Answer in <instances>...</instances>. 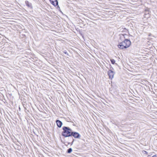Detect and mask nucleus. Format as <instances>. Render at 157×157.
Instances as JSON below:
<instances>
[{
    "instance_id": "nucleus-1",
    "label": "nucleus",
    "mask_w": 157,
    "mask_h": 157,
    "mask_svg": "<svg viewBox=\"0 0 157 157\" xmlns=\"http://www.w3.org/2000/svg\"><path fill=\"white\" fill-rule=\"evenodd\" d=\"M131 41L128 39H124V41L120 42L118 45V47L120 49H125L129 47L131 45Z\"/></svg>"
},
{
    "instance_id": "nucleus-2",
    "label": "nucleus",
    "mask_w": 157,
    "mask_h": 157,
    "mask_svg": "<svg viewBox=\"0 0 157 157\" xmlns=\"http://www.w3.org/2000/svg\"><path fill=\"white\" fill-rule=\"evenodd\" d=\"M62 129L63 130L62 132V136L65 137L71 136L73 131L71 128L69 127L63 126Z\"/></svg>"
},
{
    "instance_id": "nucleus-3",
    "label": "nucleus",
    "mask_w": 157,
    "mask_h": 157,
    "mask_svg": "<svg viewBox=\"0 0 157 157\" xmlns=\"http://www.w3.org/2000/svg\"><path fill=\"white\" fill-rule=\"evenodd\" d=\"M114 74V72L111 70H109L108 71V74L109 76V78L111 79L113 78Z\"/></svg>"
},
{
    "instance_id": "nucleus-4",
    "label": "nucleus",
    "mask_w": 157,
    "mask_h": 157,
    "mask_svg": "<svg viewBox=\"0 0 157 157\" xmlns=\"http://www.w3.org/2000/svg\"><path fill=\"white\" fill-rule=\"evenodd\" d=\"M73 136L76 138H79L80 137V135L79 133L76 132H73L71 134V136Z\"/></svg>"
},
{
    "instance_id": "nucleus-5",
    "label": "nucleus",
    "mask_w": 157,
    "mask_h": 157,
    "mask_svg": "<svg viewBox=\"0 0 157 157\" xmlns=\"http://www.w3.org/2000/svg\"><path fill=\"white\" fill-rule=\"evenodd\" d=\"M120 39L118 40L119 43L120 42H121L122 41H124V39H125L124 35L121 34L120 35Z\"/></svg>"
},
{
    "instance_id": "nucleus-6",
    "label": "nucleus",
    "mask_w": 157,
    "mask_h": 157,
    "mask_svg": "<svg viewBox=\"0 0 157 157\" xmlns=\"http://www.w3.org/2000/svg\"><path fill=\"white\" fill-rule=\"evenodd\" d=\"M56 122L58 127L60 128L61 127L63 123L61 121L59 120H56Z\"/></svg>"
},
{
    "instance_id": "nucleus-7",
    "label": "nucleus",
    "mask_w": 157,
    "mask_h": 157,
    "mask_svg": "<svg viewBox=\"0 0 157 157\" xmlns=\"http://www.w3.org/2000/svg\"><path fill=\"white\" fill-rule=\"evenodd\" d=\"M50 1L51 3L55 6H57L58 5V2L57 0V1H54L55 0H50Z\"/></svg>"
},
{
    "instance_id": "nucleus-8",
    "label": "nucleus",
    "mask_w": 157,
    "mask_h": 157,
    "mask_svg": "<svg viewBox=\"0 0 157 157\" xmlns=\"http://www.w3.org/2000/svg\"><path fill=\"white\" fill-rule=\"evenodd\" d=\"M25 3L26 5L29 7L31 8H32L33 6L31 3H30L28 1H25Z\"/></svg>"
},
{
    "instance_id": "nucleus-9",
    "label": "nucleus",
    "mask_w": 157,
    "mask_h": 157,
    "mask_svg": "<svg viewBox=\"0 0 157 157\" xmlns=\"http://www.w3.org/2000/svg\"><path fill=\"white\" fill-rule=\"evenodd\" d=\"M72 149L71 148H70L67 149V153H70L72 152Z\"/></svg>"
},
{
    "instance_id": "nucleus-10",
    "label": "nucleus",
    "mask_w": 157,
    "mask_h": 157,
    "mask_svg": "<svg viewBox=\"0 0 157 157\" xmlns=\"http://www.w3.org/2000/svg\"><path fill=\"white\" fill-rule=\"evenodd\" d=\"M110 61L111 62V63L112 64H114L115 63V61L114 59H110Z\"/></svg>"
},
{
    "instance_id": "nucleus-11",
    "label": "nucleus",
    "mask_w": 157,
    "mask_h": 157,
    "mask_svg": "<svg viewBox=\"0 0 157 157\" xmlns=\"http://www.w3.org/2000/svg\"><path fill=\"white\" fill-rule=\"evenodd\" d=\"M63 52L65 54H66L67 55L69 56L68 54L67 53V52L66 50H64Z\"/></svg>"
},
{
    "instance_id": "nucleus-12",
    "label": "nucleus",
    "mask_w": 157,
    "mask_h": 157,
    "mask_svg": "<svg viewBox=\"0 0 157 157\" xmlns=\"http://www.w3.org/2000/svg\"><path fill=\"white\" fill-rule=\"evenodd\" d=\"M152 157H157L156 155H154Z\"/></svg>"
},
{
    "instance_id": "nucleus-13",
    "label": "nucleus",
    "mask_w": 157,
    "mask_h": 157,
    "mask_svg": "<svg viewBox=\"0 0 157 157\" xmlns=\"http://www.w3.org/2000/svg\"><path fill=\"white\" fill-rule=\"evenodd\" d=\"M74 141V140L73 139V141H72V142L71 143V144L73 143Z\"/></svg>"
},
{
    "instance_id": "nucleus-14",
    "label": "nucleus",
    "mask_w": 157,
    "mask_h": 157,
    "mask_svg": "<svg viewBox=\"0 0 157 157\" xmlns=\"http://www.w3.org/2000/svg\"><path fill=\"white\" fill-rule=\"evenodd\" d=\"M145 152L146 153L147 152L146 151H145Z\"/></svg>"
},
{
    "instance_id": "nucleus-15",
    "label": "nucleus",
    "mask_w": 157,
    "mask_h": 157,
    "mask_svg": "<svg viewBox=\"0 0 157 157\" xmlns=\"http://www.w3.org/2000/svg\"><path fill=\"white\" fill-rule=\"evenodd\" d=\"M57 1V0H55V1Z\"/></svg>"
}]
</instances>
